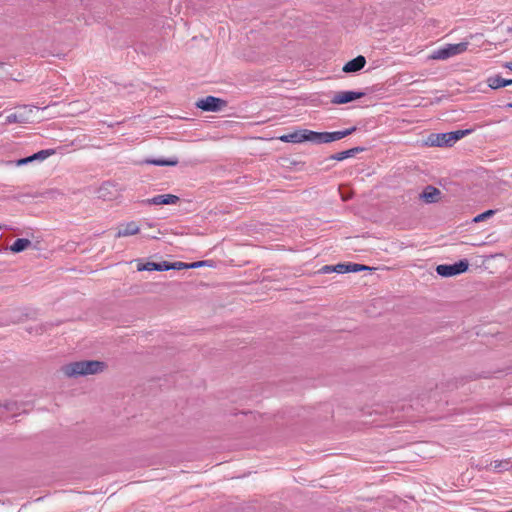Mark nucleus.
<instances>
[{
  "instance_id": "nucleus-1",
  "label": "nucleus",
  "mask_w": 512,
  "mask_h": 512,
  "mask_svg": "<svg viewBox=\"0 0 512 512\" xmlns=\"http://www.w3.org/2000/svg\"><path fill=\"white\" fill-rule=\"evenodd\" d=\"M106 368V364L102 361H77L65 365L63 373L69 377L93 375L102 372Z\"/></svg>"
},
{
  "instance_id": "nucleus-2",
  "label": "nucleus",
  "mask_w": 512,
  "mask_h": 512,
  "mask_svg": "<svg viewBox=\"0 0 512 512\" xmlns=\"http://www.w3.org/2000/svg\"><path fill=\"white\" fill-rule=\"evenodd\" d=\"M469 133V130H457L446 133H432L427 137L426 145L431 147H451L458 140Z\"/></svg>"
},
{
  "instance_id": "nucleus-3",
  "label": "nucleus",
  "mask_w": 512,
  "mask_h": 512,
  "mask_svg": "<svg viewBox=\"0 0 512 512\" xmlns=\"http://www.w3.org/2000/svg\"><path fill=\"white\" fill-rule=\"evenodd\" d=\"M468 42H460L457 44H447L446 46L437 49L431 55L432 59L446 60L450 57L459 55L468 49Z\"/></svg>"
},
{
  "instance_id": "nucleus-4",
  "label": "nucleus",
  "mask_w": 512,
  "mask_h": 512,
  "mask_svg": "<svg viewBox=\"0 0 512 512\" xmlns=\"http://www.w3.org/2000/svg\"><path fill=\"white\" fill-rule=\"evenodd\" d=\"M34 110H39L38 107L35 106H22L19 107L13 113L7 115L5 122L6 123H28L33 121V112Z\"/></svg>"
},
{
  "instance_id": "nucleus-5",
  "label": "nucleus",
  "mask_w": 512,
  "mask_h": 512,
  "mask_svg": "<svg viewBox=\"0 0 512 512\" xmlns=\"http://www.w3.org/2000/svg\"><path fill=\"white\" fill-rule=\"evenodd\" d=\"M469 267L467 260H460L457 263L447 265L441 264L436 267L437 273L442 277H451L465 272Z\"/></svg>"
},
{
  "instance_id": "nucleus-6",
  "label": "nucleus",
  "mask_w": 512,
  "mask_h": 512,
  "mask_svg": "<svg viewBox=\"0 0 512 512\" xmlns=\"http://www.w3.org/2000/svg\"><path fill=\"white\" fill-rule=\"evenodd\" d=\"M364 96L363 92H355V91H339L334 93L331 98V103L340 105L352 102L354 100L360 99Z\"/></svg>"
},
{
  "instance_id": "nucleus-7",
  "label": "nucleus",
  "mask_w": 512,
  "mask_h": 512,
  "mask_svg": "<svg viewBox=\"0 0 512 512\" xmlns=\"http://www.w3.org/2000/svg\"><path fill=\"white\" fill-rule=\"evenodd\" d=\"M224 105V101L214 96H207L197 101L196 106L204 111H218Z\"/></svg>"
},
{
  "instance_id": "nucleus-8",
  "label": "nucleus",
  "mask_w": 512,
  "mask_h": 512,
  "mask_svg": "<svg viewBox=\"0 0 512 512\" xmlns=\"http://www.w3.org/2000/svg\"><path fill=\"white\" fill-rule=\"evenodd\" d=\"M179 201V197L173 194H161L143 201L146 205H174Z\"/></svg>"
},
{
  "instance_id": "nucleus-9",
  "label": "nucleus",
  "mask_w": 512,
  "mask_h": 512,
  "mask_svg": "<svg viewBox=\"0 0 512 512\" xmlns=\"http://www.w3.org/2000/svg\"><path fill=\"white\" fill-rule=\"evenodd\" d=\"M139 232H140V227L138 226V224L134 221H131V222H127V223L119 225L115 236L117 238L128 237V236L136 235Z\"/></svg>"
},
{
  "instance_id": "nucleus-10",
  "label": "nucleus",
  "mask_w": 512,
  "mask_h": 512,
  "mask_svg": "<svg viewBox=\"0 0 512 512\" xmlns=\"http://www.w3.org/2000/svg\"><path fill=\"white\" fill-rule=\"evenodd\" d=\"M307 138L306 129L297 130L295 132L282 135L278 139L285 143H302Z\"/></svg>"
},
{
  "instance_id": "nucleus-11",
  "label": "nucleus",
  "mask_w": 512,
  "mask_h": 512,
  "mask_svg": "<svg viewBox=\"0 0 512 512\" xmlns=\"http://www.w3.org/2000/svg\"><path fill=\"white\" fill-rule=\"evenodd\" d=\"M366 64V59L364 56H357L356 58L348 61L344 67H343V71L345 73H353V72H357L359 70H361Z\"/></svg>"
},
{
  "instance_id": "nucleus-12",
  "label": "nucleus",
  "mask_w": 512,
  "mask_h": 512,
  "mask_svg": "<svg viewBox=\"0 0 512 512\" xmlns=\"http://www.w3.org/2000/svg\"><path fill=\"white\" fill-rule=\"evenodd\" d=\"M54 154V150H50V149H47V150H41L35 154H33L32 156H29V157H26V158H22V159H19L17 161V166H23V165H26L34 160H44L46 159L47 157L51 156Z\"/></svg>"
},
{
  "instance_id": "nucleus-13",
  "label": "nucleus",
  "mask_w": 512,
  "mask_h": 512,
  "mask_svg": "<svg viewBox=\"0 0 512 512\" xmlns=\"http://www.w3.org/2000/svg\"><path fill=\"white\" fill-rule=\"evenodd\" d=\"M440 194L439 189L433 186H427L420 194V198L426 203H435L438 201Z\"/></svg>"
},
{
  "instance_id": "nucleus-14",
  "label": "nucleus",
  "mask_w": 512,
  "mask_h": 512,
  "mask_svg": "<svg viewBox=\"0 0 512 512\" xmlns=\"http://www.w3.org/2000/svg\"><path fill=\"white\" fill-rule=\"evenodd\" d=\"M487 84L492 89H498L512 84V79H504L499 75L491 76L487 79Z\"/></svg>"
},
{
  "instance_id": "nucleus-15",
  "label": "nucleus",
  "mask_w": 512,
  "mask_h": 512,
  "mask_svg": "<svg viewBox=\"0 0 512 512\" xmlns=\"http://www.w3.org/2000/svg\"><path fill=\"white\" fill-rule=\"evenodd\" d=\"M356 131V127L348 128L342 131H334V132H327V142H334L340 139H343L349 135H351L353 132Z\"/></svg>"
},
{
  "instance_id": "nucleus-16",
  "label": "nucleus",
  "mask_w": 512,
  "mask_h": 512,
  "mask_svg": "<svg viewBox=\"0 0 512 512\" xmlns=\"http://www.w3.org/2000/svg\"><path fill=\"white\" fill-rule=\"evenodd\" d=\"M307 138L306 141H310L316 144L328 143L327 132H315L306 129Z\"/></svg>"
},
{
  "instance_id": "nucleus-17",
  "label": "nucleus",
  "mask_w": 512,
  "mask_h": 512,
  "mask_svg": "<svg viewBox=\"0 0 512 512\" xmlns=\"http://www.w3.org/2000/svg\"><path fill=\"white\" fill-rule=\"evenodd\" d=\"M511 467V462L509 459L505 460H495L492 461L489 466H486V469L493 470L495 472H503L507 471Z\"/></svg>"
},
{
  "instance_id": "nucleus-18",
  "label": "nucleus",
  "mask_w": 512,
  "mask_h": 512,
  "mask_svg": "<svg viewBox=\"0 0 512 512\" xmlns=\"http://www.w3.org/2000/svg\"><path fill=\"white\" fill-rule=\"evenodd\" d=\"M361 151H363V148L355 147V148H352V149H349L346 151L336 153V154L332 155L331 158L336 161H342L349 157H353L354 155H356L358 152H361Z\"/></svg>"
},
{
  "instance_id": "nucleus-19",
  "label": "nucleus",
  "mask_w": 512,
  "mask_h": 512,
  "mask_svg": "<svg viewBox=\"0 0 512 512\" xmlns=\"http://www.w3.org/2000/svg\"><path fill=\"white\" fill-rule=\"evenodd\" d=\"M30 245L31 241L29 239L19 238L10 246V250L14 253H19L24 251Z\"/></svg>"
},
{
  "instance_id": "nucleus-20",
  "label": "nucleus",
  "mask_w": 512,
  "mask_h": 512,
  "mask_svg": "<svg viewBox=\"0 0 512 512\" xmlns=\"http://www.w3.org/2000/svg\"><path fill=\"white\" fill-rule=\"evenodd\" d=\"M148 163H151V164H154L157 166H175V165H177L178 160L176 158L169 159V160L158 159V160H150V161H148Z\"/></svg>"
},
{
  "instance_id": "nucleus-21",
  "label": "nucleus",
  "mask_w": 512,
  "mask_h": 512,
  "mask_svg": "<svg viewBox=\"0 0 512 512\" xmlns=\"http://www.w3.org/2000/svg\"><path fill=\"white\" fill-rule=\"evenodd\" d=\"M157 268V263L155 262L139 263L137 265L138 271H157Z\"/></svg>"
},
{
  "instance_id": "nucleus-22",
  "label": "nucleus",
  "mask_w": 512,
  "mask_h": 512,
  "mask_svg": "<svg viewBox=\"0 0 512 512\" xmlns=\"http://www.w3.org/2000/svg\"><path fill=\"white\" fill-rule=\"evenodd\" d=\"M494 214H495V211H494V210H487V211H485L484 213H481V214L477 215V216L473 219V221H474L475 223L482 222V221H484V220H486V219L490 218V217H491V216H493Z\"/></svg>"
},
{
  "instance_id": "nucleus-23",
  "label": "nucleus",
  "mask_w": 512,
  "mask_h": 512,
  "mask_svg": "<svg viewBox=\"0 0 512 512\" xmlns=\"http://www.w3.org/2000/svg\"><path fill=\"white\" fill-rule=\"evenodd\" d=\"M370 268L365 265L356 264V263H350L349 264V272H358L362 270H369Z\"/></svg>"
},
{
  "instance_id": "nucleus-24",
  "label": "nucleus",
  "mask_w": 512,
  "mask_h": 512,
  "mask_svg": "<svg viewBox=\"0 0 512 512\" xmlns=\"http://www.w3.org/2000/svg\"><path fill=\"white\" fill-rule=\"evenodd\" d=\"M171 269H174V270L189 269V265H188V263H184V262H174V263H171Z\"/></svg>"
},
{
  "instance_id": "nucleus-25",
  "label": "nucleus",
  "mask_w": 512,
  "mask_h": 512,
  "mask_svg": "<svg viewBox=\"0 0 512 512\" xmlns=\"http://www.w3.org/2000/svg\"><path fill=\"white\" fill-rule=\"evenodd\" d=\"M334 271L337 273H347L349 272V264H338L334 267Z\"/></svg>"
},
{
  "instance_id": "nucleus-26",
  "label": "nucleus",
  "mask_w": 512,
  "mask_h": 512,
  "mask_svg": "<svg viewBox=\"0 0 512 512\" xmlns=\"http://www.w3.org/2000/svg\"><path fill=\"white\" fill-rule=\"evenodd\" d=\"M157 271H167V270H171V263L167 262V261H163V262H160V263H157Z\"/></svg>"
},
{
  "instance_id": "nucleus-27",
  "label": "nucleus",
  "mask_w": 512,
  "mask_h": 512,
  "mask_svg": "<svg viewBox=\"0 0 512 512\" xmlns=\"http://www.w3.org/2000/svg\"><path fill=\"white\" fill-rule=\"evenodd\" d=\"M206 263H207L206 261H197V262H193V263H188V265H189V269H190V268H198V267L205 266Z\"/></svg>"
},
{
  "instance_id": "nucleus-28",
  "label": "nucleus",
  "mask_w": 512,
  "mask_h": 512,
  "mask_svg": "<svg viewBox=\"0 0 512 512\" xmlns=\"http://www.w3.org/2000/svg\"><path fill=\"white\" fill-rule=\"evenodd\" d=\"M503 66L512 71V62H506Z\"/></svg>"
},
{
  "instance_id": "nucleus-29",
  "label": "nucleus",
  "mask_w": 512,
  "mask_h": 512,
  "mask_svg": "<svg viewBox=\"0 0 512 512\" xmlns=\"http://www.w3.org/2000/svg\"><path fill=\"white\" fill-rule=\"evenodd\" d=\"M506 107H507V108H512V103H508V104L506 105Z\"/></svg>"
},
{
  "instance_id": "nucleus-30",
  "label": "nucleus",
  "mask_w": 512,
  "mask_h": 512,
  "mask_svg": "<svg viewBox=\"0 0 512 512\" xmlns=\"http://www.w3.org/2000/svg\"><path fill=\"white\" fill-rule=\"evenodd\" d=\"M508 512H512V510L508 511Z\"/></svg>"
}]
</instances>
